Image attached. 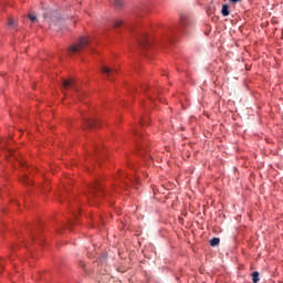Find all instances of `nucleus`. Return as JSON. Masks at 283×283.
I'll use <instances>...</instances> for the list:
<instances>
[{
    "label": "nucleus",
    "instance_id": "13",
    "mask_svg": "<svg viewBox=\"0 0 283 283\" xmlns=\"http://www.w3.org/2000/svg\"><path fill=\"white\" fill-rule=\"evenodd\" d=\"M8 25L9 28H17V22H14L13 18H9Z\"/></svg>",
    "mask_w": 283,
    "mask_h": 283
},
{
    "label": "nucleus",
    "instance_id": "17",
    "mask_svg": "<svg viewBox=\"0 0 283 283\" xmlns=\"http://www.w3.org/2000/svg\"><path fill=\"white\" fill-rule=\"evenodd\" d=\"M29 19H30V21H36V15H34V14H29Z\"/></svg>",
    "mask_w": 283,
    "mask_h": 283
},
{
    "label": "nucleus",
    "instance_id": "5",
    "mask_svg": "<svg viewBox=\"0 0 283 283\" xmlns=\"http://www.w3.org/2000/svg\"><path fill=\"white\" fill-rule=\"evenodd\" d=\"M102 72L106 75V78H108V81H112V78L114 77V74H116V69H112L103 65Z\"/></svg>",
    "mask_w": 283,
    "mask_h": 283
},
{
    "label": "nucleus",
    "instance_id": "6",
    "mask_svg": "<svg viewBox=\"0 0 283 283\" xmlns=\"http://www.w3.org/2000/svg\"><path fill=\"white\" fill-rule=\"evenodd\" d=\"M193 23L187 17L181 18V28L182 30H187V28H192Z\"/></svg>",
    "mask_w": 283,
    "mask_h": 283
},
{
    "label": "nucleus",
    "instance_id": "16",
    "mask_svg": "<svg viewBox=\"0 0 283 283\" xmlns=\"http://www.w3.org/2000/svg\"><path fill=\"white\" fill-rule=\"evenodd\" d=\"M22 182H24V185H30V178L23 177Z\"/></svg>",
    "mask_w": 283,
    "mask_h": 283
},
{
    "label": "nucleus",
    "instance_id": "7",
    "mask_svg": "<svg viewBox=\"0 0 283 283\" xmlns=\"http://www.w3.org/2000/svg\"><path fill=\"white\" fill-rule=\"evenodd\" d=\"M97 191H101V188L98 187V184H94L92 187H91V196L92 198H95V200H98V193Z\"/></svg>",
    "mask_w": 283,
    "mask_h": 283
},
{
    "label": "nucleus",
    "instance_id": "15",
    "mask_svg": "<svg viewBox=\"0 0 283 283\" xmlns=\"http://www.w3.org/2000/svg\"><path fill=\"white\" fill-rule=\"evenodd\" d=\"M136 143H137L138 149H140V154H143V151H145V146L140 145V143H138V139L136 140Z\"/></svg>",
    "mask_w": 283,
    "mask_h": 283
},
{
    "label": "nucleus",
    "instance_id": "20",
    "mask_svg": "<svg viewBox=\"0 0 283 283\" xmlns=\"http://www.w3.org/2000/svg\"><path fill=\"white\" fill-rule=\"evenodd\" d=\"M142 123H145V120H143Z\"/></svg>",
    "mask_w": 283,
    "mask_h": 283
},
{
    "label": "nucleus",
    "instance_id": "18",
    "mask_svg": "<svg viewBox=\"0 0 283 283\" xmlns=\"http://www.w3.org/2000/svg\"><path fill=\"white\" fill-rule=\"evenodd\" d=\"M134 134H135V136H137V138H140V134L138 133V130H134Z\"/></svg>",
    "mask_w": 283,
    "mask_h": 283
},
{
    "label": "nucleus",
    "instance_id": "2",
    "mask_svg": "<svg viewBox=\"0 0 283 283\" xmlns=\"http://www.w3.org/2000/svg\"><path fill=\"white\" fill-rule=\"evenodd\" d=\"M90 44V40L85 36L80 38V40L70 46L69 54H78L83 49Z\"/></svg>",
    "mask_w": 283,
    "mask_h": 283
},
{
    "label": "nucleus",
    "instance_id": "8",
    "mask_svg": "<svg viewBox=\"0 0 283 283\" xmlns=\"http://www.w3.org/2000/svg\"><path fill=\"white\" fill-rule=\"evenodd\" d=\"M138 43L140 48H147V45H149V42L147 41V34H143L142 38H138Z\"/></svg>",
    "mask_w": 283,
    "mask_h": 283
},
{
    "label": "nucleus",
    "instance_id": "10",
    "mask_svg": "<svg viewBox=\"0 0 283 283\" xmlns=\"http://www.w3.org/2000/svg\"><path fill=\"white\" fill-rule=\"evenodd\" d=\"M252 282L253 283L260 282V272H253L252 273Z\"/></svg>",
    "mask_w": 283,
    "mask_h": 283
},
{
    "label": "nucleus",
    "instance_id": "12",
    "mask_svg": "<svg viewBox=\"0 0 283 283\" xmlns=\"http://www.w3.org/2000/svg\"><path fill=\"white\" fill-rule=\"evenodd\" d=\"M123 25V20L120 19H115L113 21V28H120Z\"/></svg>",
    "mask_w": 283,
    "mask_h": 283
},
{
    "label": "nucleus",
    "instance_id": "1",
    "mask_svg": "<svg viewBox=\"0 0 283 283\" xmlns=\"http://www.w3.org/2000/svg\"><path fill=\"white\" fill-rule=\"evenodd\" d=\"M44 21L49 24V28L56 30V25L61 23V18H59V12L56 11H46L43 13Z\"/></svg>",
    "mask_w": 283,
    "mask_h": 283
},
{
    "label": "nucleus",
    "instance_id": "4",
    "mask_svg": "<svg viewBox=\"0 0 283 283\" xmlns=\"http://www.w3.org/2000/svg\"><path fill=\"white\" fill-rule=\"evenodd\" d=\"M93 127H98V120L84 118L83 129H92Z\"/></svg>",
    "mask_w": 283,
    "mask_h": 283
},
{
    "label": "nucleus",
    "instance_id": "19",
    "mask_svg": "<svg viewBox=\"0 0 283 283\" xmlns=\"http://www.w3.org/2000/svg\"><path fill=\"white\" fill-rule=\"evenodd\" d=\"M229 1H230V3H239L242 0H229Z\"/></svg>",
    "mask_w": 283,
    "mask_h": 283
},
{
    "label": "nucleus",
    "instance_id": "3",
    "mask_svg": "<svg viewBox=\"0 0 283 283\" xmlns=\"http://www.w3.org/2000/svg\"><path fill=\"white\" fill-rule=\"evenodd\" d=\"M62 85L64 90H70V87L74 88V92L76 93V97L78 98V101H83V93L78 91V88H76L74 86V81L72 80H63L62 81Z\"/></svg>",
    "mask_w": 283,
    "mask_h": 283
},
{
    "label": "nucleus",
    "instance_id": "14",
    "mask_svg": "<svg viewBox=\"0 0 283 283\" xmlns=\"http://www.w3.org/2000/svg\"><path fill=\"white\" fill-rule=\"evenodd\" d=\"M114 4L116 8H120L123 6V0H115Z\"/></svg>",
    "mask_w": 283,
    "mask_h": 283
},
{
    "label": "nucleus",
    "instance_id": "11",
    "mask_svg": "<svg viewBox=\"0 0 283 283\" xmlns=\"http://www.w3.org/2000/svg\"><path fill=\"white\" fill-rule=\"evenodd\" d=\"M210 245L219 247L220 245V238H213L210 240Z\"/></svg>",
    "mask_w": 283,
    "mask_h": 283
},
{
    "label": "nucleus",
    "instance_id": "9",
    "mask_svg": "<svg viewBox=\"0 0 283 283\" xmlns=\"http://www.w3.org/2000/svg\"><path fill=\"white\" fill-rule=\"evenodd\" d=\"M221 14H222V17H229V14H231V12L229 11V4L222 6Z\"/></svg>",
    "mask_w": 283,
    "mask_h": 283
}]
</instances>
